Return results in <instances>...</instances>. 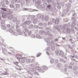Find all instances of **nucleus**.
I'll list each match as a JSON object with an SVG mask.
<instances>
[{
	"label": "nucleus",
	"mask_w": 78,
	"mask_h": 78,
	"mask_svg": "<svg viewBox=\"0 0 78 78\" xmlns=\"http://www.w3.org/2000/svg\"><path fill=\"white\" fill-rule=\"evenodd\" d=\"M45 20V21H48V16H45V18L44 17V20Z\"/></svg>",
	"instance_id": "obj_16"
},
{
	"label": "nucleus",
	"mask_w": 78,
	"mask_h": 78,
	"mask_svg": "<svg viewBox=\"0 0 78 78\" xmlns=\"http://www.w3.org/2000/svg\"><path fill=\"white\" fill-rule=\"evenodd\" d=\"M57 8H58V9H61V6H60L59 5H58L57 6Z\"/></svg>",
	"instance_id": "obj_64"
},
{
	"label": "nucleus",
	"mask_w": 78,
	"mask_h": 78,
	"mask_svg": "<svg viewBox=\"0 0 78 78\" xmlns=\"http://www.w3.org/2000/svg\"><path fill=\"white\" fill-rule=\"evenodd\" d=\"M37 16L39 19H41L42 20H44V17H45L44 16L42 15L41 13H39L37 15Z\"/></svg>",
	"instance_id": "obj_4"
},
{
	"label": "nucleus",
	"mask_w": 78,
	"mask_h": 78,
	"mask_svg": "<svg viewBox=\"0 0 78 78\" xmlns=\"http://www.w3.org/2000/svg\"><path fill=\"white\" fill-rule=\"evenodd\" d=\"M1 23H2V24L5 23V20H2L1 22Z\"/></svg>",
	"instance_id": "obj_53"
},
{
	"label": "nucleus",
	"mask_w": 78,
	"mask_h": 78,
	"mask_svg": "<svg viewBox=\"0 0 78 78\" xmlns=\"http://www.w3.org/2000/svg\"><path fill=\"white\" fill-rule=\"evenodd\" d=\"M39 71L41 73H43V72H44V70L43 69H39Z\"/></svg>",
	"instance_id": "obj_23"
},
{
	"label": "nucleus",
	"mask_w": 78,
	"mask_h": 78,
	"mask_svg": "<svg viewBox=\"0 0 78 78\" xmlns=\"http://www.w3.org/2000/svg\"><path fill=\"white\" fill-rule=\"evenodd\" d=\"M64 53L61 50H59V55L60 56H62L63 57L64 55Z\"/></svg>",
	"instance_id": "obj_5"
},
{
	"label": "nucleus",
	"mask_w": 78,
	"mask_h": 78,
	"mask_svg": "<svg viewBox=\"0 0 78 78\" xmlns=\"http://www.w3.org/2000/svg\"><path fill=\"white\" fill-rule=\"evenodd\" d=\"M37 63L36 64V67H35V68H34V69H35V70H38L39 69V68L38 66H37Z\"/></svg>",
	"instance_id": "obj_22"
},
{
	"label": "nucleus",
	"mask_w": 78,
	"mask_h": 78,
	"mask_svg": "<svg viewBox=\"0 0 78 78\" xmlns=\"http://www.w3.org/2000/svg\"><path fill=\"white\" fill-rule=\"evenodd\" d=\"M33 25L31 24L29 26L28 28L30 29H31V28H33Z\"/></svg>",
	"instance_id": "obj_25"
},
{
	"label": "nucleus",
	"mask_w": 78,
	"mask_h": 78,
	"mask_svg": "<svg viewBox=\"0 0 78 78\" xmlns=\"http://www.w3.org/2000/svg\"><path fill=\"white\" fill-rule=\"evenodd\" d=\"M37 5H40L41 4V1L40 0H38L37 2Z\"/></svg>",
	"instance_id": "obj_42"
},
{
	"label": "nucleus",
	"mask_w": 78,
	"mask_h": 78,
	"mask_svg": "<svg viewBox=\"0 0 78 78\" xmlns=\"http://www.w3.org/2000/svg\"><path fill=\"white\" fill-rule=\"evenodd\" d=\"M50 34V32L47 31L45 32L44 34L45 35H48V34Z\"/></svg>",
	"instance_id": "obj_36"
},
{
	"label": "nucleus",
	"mask_w": 78,
	"mask_h": 78,
	"mask_svg": "<svg viewBox=\"0 0 78 78\" xmlns=\"http://www.w3.org/2000/svg\"><path fill=\"white\" fill-rule=\"evenodd\" d=\"M7 14L5 12H4L2 15V17L3 19H5L6 17Z\"/></svg>",
	"instance_id": "obj_7"
},
{
	"label": "nucleus",
	"mask_w": 78,
	"mask_h": 78,
	"mask_svg": "<svg viewBox=\"0 0 78 78\" xmlns=\"http://www.w3.org/2000/svg\"><path fill=\"white\" fill-rule=\"evenodd\" d=\"M39 26H41L42 27V26H43V23H41L38 24Z\"/></svg>",
	"instance_id": "obj_49"
},
{
	"label": "nucleus",
	"mask_w": 78,
	"mask_h": 78,
	"mask_svg": "<svg viewBox=\"0 0 78 78\" xmlns=\"http://www.w3.org/2000/svg\"><path fill=\"white\" fill-rule=\"evenodd\" d=\"M51 2V0H47V2L48 3H50Z\"/></svg>",
	"instance_id": "obj_55"
},
{
	"label": "nucleus",
	"mask_w": 78,
	"mask_h": 78,
	"mask_svg": "<svg viewBox=\"0 0 78 78\" xmlns=\"http://www.w3.org/2000/svg\"><path fill=\"white\" fill-rule=\"evenodd\" d=\"M52 25V22L51 21H49L48 23V25Z\"/></svg>",
	"instance_id": "obj_48"
},
{
	"label": "nucleus",
	"mask_w": 78,
	"mask_h": 78,
	"mask_svg": "<svg viewBox=\"0 0 78 78\" xmlns=\"http://www.w3.org/2000/svg\"><path fill=\"white\" fill-rule=\"evenodd\" d=\"M31 15H29L27 17V20H29V21H31V20H32V19L31 18Z\"/></svg>",
	"instance_id": "obj_12"
},
{
	"label": "nucleus",
	"mask_w": 78,
	"mask_h": 78,
	"mask_svg": "<svg viewBox=\"0 0 78 78\" xmlns=\"http://www.w3.org/2000/svg\"><path fill=\"white\" fill-rule=\"evenodd\" d=\"M73 27L74 28H75V29H76V30L78 29V24H75L74 25Z\"/></svg>",
	"instance_id": "obj_15"
},
{
	"label": "nucleus",
	"mask_w": 78,
	"mask_h": 78,
	"mask_svg": "<svg viewBox=\"0 0 78 78\" xmlns=\"http://www.w3.org/2000/svg\"><path fill=\"white\" fill-rule=\"evenodd\" d=\"M13 22H16V21L17 20V18H16V17H14L13 19V20H12Z\"/></svg>",
	"instance_id": "obj_34"
},
{
	"label": "nucleus",
	"mask_w": 78,
	"mask_h": 78,
	"mask_svg": "<svg viewBox=\"0 0 78 78\" xmlns=\"http://www.w3.org/2000/svg\"><path fill=\"white\" fill-rule=\"evenodd\" d=\"M43 68V69L44 70H47V69H48V68L46 66H44Z\"/></svg>",
	"instance_id": "obj_19"
},
{
	"label": "nucleus",
	"mask_w": 78,
	"mask_h": 78,
	"mask_svg": "<svg viewBox=\"0 0 78 78\" xmlns=\"http://www.w3.org/2000/svg\"><path fill=\"white\" fill-rule=\"evenodd\" d=\"M52 22L54 23H55V24H56V20H55L54 18H53L52 19Z\"/></svg>",
	"instance_id": "obj_31"
},
{
	"label": "nucleus",
	"mask_w": 78,
	"mask_h": 78,
	"mask_svg": "<svg viewBox=\"0 0 78 78\" xmlns=\"http://www.w3.org/2000/svg\"><path fill=\"white\" fill-rule=\"evenodd\" d=\"M37 19H35L33 20V23H34V24H35V23H37Z\"/></svg>",
	"instance_id": "obj_24"
},
{
	"label": "nucleus",
	"mask_w": 78,
	"mask_h": 78,
	"mask_svg": "<svg viewBox=\"0 0 78 78\" xmlns=\"http://www.w3.org/2000/svg\"><path fill=\"white\" fill-rule=\"evenodd\" d=\"M34 28L36 29H39V26L35 25L34 27Z\"/></svg>",
	"instance_id": "obj_30"
},
{
	"label": "nucleus",
	"mask_w": 78,
	"mask_h": 78,
	"mask_svg": "<svg viewBox=\"0 0 78 78\" xmlns=\"http://www.w3.org/2000/svg\"><path fill=\"white\" fill-rule=\"evenodd\" d=\"M30 23H31V22H30V21L27 20L24 23V25H29V24H30Z\"/></svg>",
	"instance_id": "obj_10"
},
{
	"label": "nucleus",
	"mask_w": 78,
	"mask_h": 78,
	"mask_svg": "<svg viewBox=\"0 0 78 78\" xmlns=\"http://www.w3.org/2000/svg\"><path fill=\"white\" fill-rule=\"evenodd\" d=\"M20 21L19 20H18L16 21V25H19V24H20Z\"/></svg>",
	"instance_id": "obj_29"
},
{
	"label": "nucleus",
	"mask_w": 78,
	"mask_h": 78,
	"mask_svg": "<svg viewBox=\"0 0 78 78\" xmlns=\"http://www.w3.org/2000/svg\"><path fill=\"white\" fill-rule=\"evenodd\" d=\"M15 2L16 3H19L20 2V0H15Z\"/></svg>",
	"instance_id": "obj_62"
},
{
	"label": "nucleus",
	"mask_w": 78,
	"mask_h": 78,
	"mask_svg": "<svg viewBox=\"0 0 78 78\" xmlns=\"http://www.w3.org/2000/svg\"><path fill=\"white\" fill-rule=\"evenodd\" d=\"M54 61H55L54 59H51L50 61V62L51 64H53L54 62Z\"/></svg>",
	"instance_id": "obj_28"
},
{
	"label": "nucleus",
	"mask_w": 78,
	"mask_h": 78,
	"mask_svg": "<svg viewBox=\"0 0 78 78\" xmlns=\"http://www.w3.org/2000/svg\"><path fill=\"white\" fill-rule=\"evenodd\" d=\"M2 28L4 30H5L6 29V26L4 25H2Z\"/></svg>",
	"instance_id": "obj_20"
},
{
	"label": "nucleus",
	"mask_w": 78,
	"mask_h": 78,
	"mask_svg": "<svg viewBox=\"0 0 78 78\" xmlns=\"http://www.w3.org/2000/svg\"><path fill=\"white\" fill-rule=\"evenodd\" d=\"M31 37L32 38H34L36 37V36L34 34H32L31 35Z\"/></svg>",
	"instance_id": "obj_43"
},
{
	"label": "nucleus",
	"mask_w": 78,
	"mask_h": 78,
	"mask_svg": "<svg viewBox=\"0 0 78 78\" xmlns=\"http://www.w3.org/2000/svg\"><path fill=\"white\" fill-rule=\"evenodd\" d=\"M70 31L71 32H72V33H73L74 31V30H73V29L72 28H71L70 29Z\"/></svg>",
	"instance_id": "obj_58"
},
{
	"label": "nucleus",
	"mask_w": 78,
	"mask_h": 78,
	"mask_svg": "<svg viewBox=\"0 0 78 78\" xmlns=\"http://www.w3.org/2000/svg\"><path fill=\"white\" fill-rule=\"evenodd\" d=\"M15 6H16V8H19V7H20V5L19 4H16Z\"/></svg>",
	"instance_id": "obj_38"
},
{
	"label": "nucleus",
	"mask_w": 78,
	"mask_h": 78,
	"mask_svg": "<svg viewBox=\"0 0 78 78\" xmlns=\"http://www.w3.org/2000/svg\"><path fill=\"white\" fill-rule=\"evenodd\" d=\"M76 16H77V14H76V13L74 12V14L72 16H74L75 17H76Z\"/></svg>",
	"instance_id": "obj_33"
},
{
	"label": "nucleus",
	"mask_w": 78,
	"mask_h": 78,
	"mask_svg": "<svg viewBox=\"0 0 78 78\" xmlns=\"http://www.w3.org/2000/svg\"><path fill=\"white\" fill-rule=\"evenodd\" d=\"M24 28H25L24 29V31L26 33H28L29 32V30H28L27 29V26L25 25L24 26Z\"/></svg>",
	"instance_id": "obj_13"
},
{
	"label": "nucleus",
	"mask_w": 78,
	"mask_h": 78,
	"mask_svg": "<svg viewBox=\"0 0 78 78\" xmlns=\"http://www.w3.org/2000/svg\"><path fill=\"white\" fill-rule=\"evenodd\" d=\"M2 6L3 8H5L6 6V5L5 3H4L2 4Z\"/></svg>",
	"instance_id": "obj_40"
},
{
	"label": "nucleus",
	"mask_w": 78,
	"mask_h": 78,
	"mask_svg": "<svg viewBox=\"0 0 78 78\" xmlns=\"http://www.w3.org/2000/svg\"><path fill=\"white\" fill-rule=\"evenodd\" d=\"M60 20V19H59V18H56L55 20V24H56V25H57V24H58V23H59Z\"/></svg>",
	"instance_id": "obj_11"
},
{
	"label": "nucleus",
	"mask_w": 78,
	"mask_h": 78,
	"mask_svg": "<svg viewBox=\"0 0 78 78\" xmlns=\"http://www.w3.org/2000/svg\"><path fill=\"white\" fill-rule=\"evenodd\" d=\"M39 30H44V27H39Z\"/></svg>",
	"instance_id": "obj_51"
},
{
	"label": "nucleus",
	"mask_w": 78,
	"mask_h": 78,
	"mask_svg": "<svg viewBox=\"0 0 78 78\" xmlns=\"http://www.w3.org/2000/svg\"><path fill=\"white\" fill-rule=\"evenodd\" d=\"M43 6L44 7H46V6H47V4L46 3H44L43 4Z\"/></svg>",
	"instance_id": "obj_41"
},
{
	"label": "nucleus",
	"mask_w": 78,
	"mask_h": 78,
	"mask_svg": "<svg viewBox=\"0 0 78 78\" xmlns=\"http://www.w3.org/2000/svg\"><path fill=\"white\" fill-rule=\"evenodd\" d=\"M32 73L33 75L34 74V75H37L38 76H39V73H38L37 72H36V70H35V69H34L33 70V71H32Z\"/></svg>",
	"instance_id": "obj_6"
},
{
	"label": "nucleus",
	"mask_w": 78,
	"mask_h": 78,
	"mask_svg": "<svg viewBox=\"0 0 78 78\" xmlns=\"http://www.w3.org/2000/svg\"><path fill=\"white\" fill-rule=\"evenodd\" d=\"M26 2L27 5H28L29 4V0H25Z\"/></svg>",
	"instance_id": "obj_52"
},
{
	"label": "nucleus",
	"mask_w": 78,
	"mask_h": 78,
	"mask_svg": "<svg viewBox=\"0 0 78 78\" xmlns=\"http://www.w3.org/2000/svg\"><path fill=\"white\" fill-rule=\"evenodd\" d=\"M45 30L46 31H47L49 32V31H51V28L50 27H46L45 28Z\"/></svg>",
	"instance_id": "obj_17"
},
{
	"label": "nucleus",
	"mask_w": 78,
	"mask_h": 78,
	"mask_svg": "<svg viewBox=\"0 0 78 78\" xmlns=\"http://www.w3.org/2000/svg\"><path fill=\"white\" fill-rule=\"evenodd\" d=\"M31 19H32V20H33V19L34 18V16H31Z\"/></svg>",
	"instance_id": "obj_56"
},
{
	"label": "nucleus",
	"mask_w": 78,
	"mask_h": 78,
	"mask_svg": "<svg viewBox=\"0 0 78 78\" xmlns=\"http://www.w3.org/2000/svg\"><path fill=\"white\" fill-rule=\"evenodd\" d=\"M21 62L22 63H24L25 62V60L24 59H22Z\"/></svg>",
	"instance_id": "obj_63"
},
{
	"label": "nucleus",
	"mask_w": 78,
	"mask_h": 78,
	"mask_svg": "<svg viewBox=\"0 0 78 78\" xmlns=\"http://www.w3.org/2000/svg\"><path fill=\"white\" fill-rule=\"evenodd\" d=\"M58 53H59V51L58 50H57L55 51V54L57 55Z\"/></svg>",
	"instance_id": "obj_61"
},
{
	"label": "nucleus",
	"mask_w": 78,
	"mask_h": 78,
	"mask_svg": "<svg viewBox=\"0 0 78 78\" xmlns=\"http://www.w3.org/2000/svg\"><path fill=\"white\" fill-rule=\"evenodd\" d=\"M36 67V64L34 63L33 64H31L29 66V70L30 72H32L34 70V68Z\"/></svg>",
	"instance_id": "obj_1"
},
{
	"label": "nucleus",
	"mask_w": 78,
	"mask_h": 78,
	"mask_svg": "<svg viewBox=\"0 0 78 78\" xmlns=\"http://www.w3.org/2000/svg\"><path fill=\"white\" fill-rule=\"evenodd\" d=\"M63 29V26L62 25H60V29L61 30H62V29Z\"/></svg>",
	"instance_id": "obj_47"
},
{
	"label": "nucleus",
	"mask_w": 78,
	"mask_h": 78,
	"mask_svg": "<svg viewBox=\"0 0 78 78\" xmlns=\"http://www.w3.org/2000/svg\"><path fill=\"white\" fill-rule=\"evenodd\" d=\"M31 33H32V32L31 31L29 32L28 33V35H27V37H28L29 36H30V34H31Z\"/></svg>",
	"instance_id": "obj_39"
},
{
	"label": "nucleus",
	"mask_w": 78,
	"mask_h": 78,
	"mask_svg": "<svg viewBox=\"0 0 78 78\" xmlns=\"http://www.w3.org/2000/svg\"><path fill=\"white\" fill-rule=\"evenodd\" d=\"M68 8H67V10L64 9L63 11V12H64V14H67L68 13Z\"/></svg>",
	"instance_id": "obj_14"
},
{
	"label": "nucleus",
	"mask_w": 78,
	"mask_h": 78,
	"mask_svg": "<svg viewBox=\"0 0 78 78\" xmlns=\"http://www.w3.org/2000/svg\"><path fill=\"white\" fill-rule=\"evenodd\" d=\"M55 49V46H53L51 47V49L53 51Z\"/></svg>",
	"instance_id": "obj_50"
},
{
	"label": "nucleus",
	"mask_w": 78,
	"mask_h": 78,
	"mask_svg": "<svg viewBox=\"0 0 78 78\" xmlns=\"http://www.w3.org/2000/svg\"><path fill=\"white\" fill-rule=\"evenodd\" d=\"M37 8H38V9H40V8H42V6L41 5L38 4L37 6Z\"/></svg>",
	"instance_id": "obj_21"
},
{
	"label": "nucleus",
	"mask_w": 78,
	"mask_h": 78,
	"mask_svg": "<svg viewBox=\"0 0 78 78\" xmlns=\"http://www.w3.org/2000/svg\"><path fill=\"white\" fill-rule=\"evenodd\" d=\"M16 31L17 33H18V34L20 35H22V32L20 30V29H18L16 30Z\"/></svg>",
	"instance_id": "obj_8"
},
{
	"label": "nucleus",
	"mask_w": 78,
	"mask_h": 78,
	"mask_svg": "<svg viewBox=\"0 0 78 78\" xmlns=\"http://www.w3.org/2000/svg\"><path fill=\"white\" fill-rule=\"evenodd\" d=\"M1 9H2V10H3V11H6V9L5 8H1Z\"/></svg>",
	"instance_id": "obj_46"
},
{
	"label": "nucleus",
	"mask_w": 78,
	"mask_h": 78,
	"mask_svg": "<svg viewBox=\"0 0 78 78\" xmlns=\"http://www.w3.org/2000/svg\"><path fill=\"white\" fill-rule=\"evenodd\" d=\"M27 72L28 74H30V75H33V73H31L30 72V71H27Z\"/></svg>",
	"instance_id": "obj_60"
},
{
	"label": "nucleus",
	"mask_w": 78,
	"mask_h": 78,
	"mask_svg": "<svg viewBox=\"0 0 78 78\" xmlns=\"http://www.w3.org/2000/svg\"><path fill=\"white\" fill-rule=\"evenodd\" d=\"M13 31L11 29H10L9 30V32L10 33H12Z\"/></svg>",
	"instance_id": "obj_57"
},
{
	"label": "nucleus",
	"mask_w": 78,
	"mask_h": 78,
	"mask_svg": "<svg viewBox=\"0 0 78 78\" xmlns=\"http://www.w3.org/2000/svg\"><path fill=\"white\" fill-rule=\"evenodd\" d=\"M61 66V64L60 63H58L57 65V66L58 68L60 67Z\"/></svg>",
	"instance_id": "obj_35"
},
{
	"label": "nucleus",
	"mask_w": 78,
	"mask_h": 78,
	"mask_svg": "<svg viewBox=\"0 0 78 78\" xmlns=\"http://www.w3.org/2000/svg\"><path fill=\"white\" fill-rule=\"evenodd\" d=\"M53 36V34H48V36L49 37H52V36Z\"/></svg>",
	"instance_id": "obj_44"
},
{
	"label": "nucleus",
	"mask_w": 78,
	"mask_h": 78,
	"mask_svg": "<svg viewBox=\"0 0 78 78\" xmlns=\"http://www.w3.org/2000/svg\"><path fill=\"white\" fill-rule=\"evenodd\" d=\"M59 61L60 62H63L64 60L62 58H60Z\"/></svg>",
	"instance_id": "obj_59"
},
{
	"label": "nucleus",
	"mask_w": 78,
	"mask_h": 78,
	"mask_svg": "<svg viewBox=\"0 0 78 78\" xmlns=\"http://www.w3.org/2000/svg\"><path fill=\"white\" fill-rule=\"evenodd\" d=\"M36 37L37 38H38V39H41V37L39 35H37Z\"/></svg>",
	"instance_id": "obj_27"
},
{
	"label": "nucleus",
	"mask_w": 78,
	"mask_h": 78,
	"mask_svg": "<svg viewBox=\"0 0 78 78\" xmlns=\"http://www.w3.org/2000/svg\"><path fill=\"white\" fill-rule=\"evenodd\" d=\"M54 28H55V30H57V31H59V27H58V26H54Z\"/></svg>",
	"instance_id": "obj_18"
},
{
	"label": "nucleus",
	"mask_w": 78,
	"mask_h": 78,
	"mask_svg": "<svg viewBox=\"0 0 78 78\" xmlns=\"http://www.w3.org/2000/svg\"><path fill=\"white\" fill-rule=\"evenodd\" d=\"M9 7L11 8H14V5L12 4H10L9 5Z\"/></svg>",
	"instance_id": "obj_37"
},
{
	"label": "nucleus",
	"mask_w": 78,
	"mask_h": 78,
	"mask_svg": "<svg viewBox=\"0 0 78 78\" xmlns=\"http://www.w3.org/2000/svg\"><path fill=\"white\" fill-rule=\"evenodd\" d=\"M58 60L57 59H56L55 60V64H57V63H58Z\"/></svg>",
	"instance_id": "obj_54"
},
{
	"label": "nucleus",
	"mask_w": 78,
	"mask_h": 78,
	"mask_svg": "<svg viewBox=\"0 0 78 78\" xmlns=\"http://www.w3.org/2000/svg\"><path fill=\"white\" fill-rule=\"evenodd\" d=\"M52 9V7H51V5L49 4L48 5L46 9L47 11H49L50 12L51 11Z\"/></svg>",
	"instance_id": "obj_3"
},
{
	"label": "nucleus",
	"mask_w": 78,
	"mask_h": 78,
	"mask_svg": "<svg viewBox=\"0 0 78 78\" xmlns=\"http://www.w3.org/2000/svg\"><path fill=\"white\" fill-rule=\"evenodd\" d=\"M66 30V32L68 33L70 32V29L68 28L67 25L66 24H65L63 25V30Z\"/></svg>",
	"instance_id": "obj_2"
},
{
	"label": "nucleus",
	"mask_w": 78,
	"mask_h": 78,
	"mask_svg": "<svg viewBox=\"0 0 78 78\" xmlns=\"http://www.w3.org/2000/svg\"><path fill=\"white\" fill-rule=\"evenodd\" d=\"M5 2L7 5H9V2L8 1V0L5 1Z\"/></svg>",
	"instance_id": "obj_32"
},
{
	"label": "nucleus",
	"mask_w": 78,
	"mask_h": 78,
	"mask_svg": "<svg viewBox=\"0 0 78 78\" xmlns=\"http://www.w3.org/2000/svg\"><path fill=\"white\" fill-rule=\"evenodd\" d=\"M13 17H14V15H11L9 17V18L10 19H12V18H13Z\"/></svg>",
	"instance_id": "obj_45"
},
{
	"label": "nucleus",
	"mask_w": 78,
	"mask_h": 78,
	"mask_svg": "<svg viewBox=\"0 0 78 78\" xmlns=\"http://www.w3.org/2000/svg\"><path fill=\"white\" fill-rule=\"evenodd\" d=\"M31 61V59H27L26 60V62L27 63H30Z\"/></svg>",
	"instance_id": "obj_26"
},
{
	"label": "nucleus",
	"mask_w": 78,
	"mask_h": 78,
	"mask_svg": "<svg viewBox=\"0 0 78 78\" xmlns=\"http://www.w3.org/2000/svg\"><path fill=\"white\" fill-rule=\"evenodd\" d=\"M26 18H27V16H22V21L23 22H25V20H26Z\"/></svg>",
	"instance_id": "obj_9"
}]
</instances>
